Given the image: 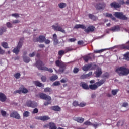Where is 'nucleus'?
<instances>
[{
	"label": "nucleus",
	"instance_id": "1",
	"mask_svg": "<svg viewBox=\"0 0 129 129\" xmlns=\"http://www.w3.org/2000/svg\"><path fill=\"white\" fill-rule=\"evenodd\" d=\"M35 65L39 70H43L44 71H48V72H50V73H53V69L45 67L44 62L41 60H37Z\"/></svg>",
	"mask_w": 129,
	"mask_h": 129
},
{
	"label": "nucleus",
	"instance_id": "2",
	"mask_svg": "<svg viewBox=\"0 0 129 129\" xmlns=\"http://www.w3.org/2000/svg\"><path fill=\"white\" fill-rule=\"evenodd\" d=\"M115 72L118 74L119 76H126L129 74V69L122 66L117 68Z\"/></svg>",
	"mask_w": 129,
	"mask_h": 129
},
{
	"label": "nucleus",
	"instance_id": "3",
	"mask_svg": "<svg viewBox=\"0 0 129 129\" xmlns=\"http://www.w3.org/2000/svg\"><path fill=\"white\" fill-rule=\"evenodd\" d=\"M39 97L41 98V99L46 100L47 102H45L44 103V105L45 106H48L49 104H51V103H52V102L51 101V100H52V98L51 96L47 95L46 94L43 93L39 94Z\"/></svg>",
	"mask_w": 129,
	"mask_h": 129
},
{
	"label": "nucleus",
	"instance_id": "4",
	"mask_svg": "<svg viewBox=\"0 0 129 129\" xmlns=\"http://www.w3.org/2000/svg\"><path fill=\"white\" fill-rule=\"evenodd\" d=\"M105 82V80H101L100 81L97 82L94 84L90 85L89 86V89L90 88V89H91V90H96V89H97L99 86H101Z\"/></svg>",
	"mask_w": 129,
	"mask_h": 129
},
{
	"label": "nucleus",
	"instance_id": "5",
	"mask_svg": "<svg viewBox=\"0 0 129 129\" xmlns=\"http://www.w3.org/2000/svg\"><path fill=\"white\" fill-rule=\"evenodd\" d=\"M55 65L57 67H59V69L58 70L59 72L63 73V72L65 71V69H66V64L63 61L57 60L55 61Z\"/></svg>",
	"mask_w": 129,
	"mask_h": 129
},
{
	"label": "nucleus",
	"instance_id": "6",
	"mask_svg": "<svg viewBox=\"0 0 129 129\" xmlns=\"http://www.w3.org/2000/svg\"><path fill=\"white\" fill-rule=\"evenodd\" d=\"M114 16H115L117 19H120V20H123V21L128 20V18H127L126 16L124 15L122 12H115Z\"/></svg>",
	"mask_w": 129,
	"mask_h": 129
},
{
	"label": "nucleus",
	"instance_id": "7",
	"mask_svg": "<svg viewBox=\"0 0 129 129\" xmlns=\"http://www.w3.org/2000/svg\"><path fill=\"white\" fill-rule=\"evenodd\" d=\"M22 46H23V41L22 39H20L17 47L13 50V53L16 54V55H18L20 52V49L22 48Z\"/></svg>",
	"mask_w": 129,
	"mask_h": 129
},
{
	"label": "nucleus",
	"instance_id": "8",
	"mask_svg": "<svg viewBox=\"0 0 129 129\" xmlns=\"http://www.w3.org/2000/svg\"><path fill=\"white\" fill-rule=\"evenodd\" d=\"M95 8L96 10H104L106 8V3L104 2L98 3L95 6Z\"/></svg>",
	"mask_w": 129,
	"mask_h": 129
},
{
	"label": "nucleus",
	"instance_id": "9",
	"mask_svg": "<svg viewBox=\"0 0 129 129\" xmlns=\"http://www.w3.org/2000/svg\"><path fill=\"white\" fill-rule=\"evenodd\" d=\"M26 106H28V107L35 108V107H37V106H38V104L35 101L29 100L26 102Z\"/></svg>",
	"mask_w": 129,
	"mask_h": 129
},
{
	"label": "nucleus",
	"instance_id": "10",
	"mask_svg": "<svg viewBox=\"0 0 129 129\" xmlns=\"http://www.w3.org/2000/svg\"><path fill=\"white\" fill-rule=\"evenodd\" d=\"M56 26L52 25V28L54 31H57L58 32H61V33H65V30L62 28V27L58 25V23L55 24Z\"/></svg>",
	"mask_w": 129,
	"mask_h": 129
},
{
	"label": "nucleus",
	"instance_id": "11",
	"mask_svg": "<svg viewBox=\"0 0 129 129\" xmlns=\"http://www.w3.org/2000/svg\"><path fill=\"white\" fill-rule=\"evenodd\" d=\"M51 118L48 116H37L35 117V119L37 120H41L42 121H46L49 120Z\"/></svg>",
	"mask_w": 129,
	"mask_h": 129
},
{
	"label": "nucleus",
	"instance_id": "12",
	"mask_svg": "<svg viewBox=\"0 0 129 129\" xmlns=\"http://www.w3.org/2000/svg\"><path fill=\"white\" fill-rule=\"evenodd\" d=\"M84 30L86 33H92V32H94L95 27L91 25L88 27L87 28H85Z\"/></svg>",
	"mask_w": 129,
	"mask_h": 129
},
{
	"label": "nucleus",
	"instance_id": "13",
	"mask_svg": "<svg viewBox=\"0 0 129 129\" xmlns=\"http://www.w3.org/2000/svg\"><path fill=\"white\" fill-rule=\"evenodd\" d=\"M10 117H13V118H16V119H21V116L20 114L17 111H13L10 114Z\"/></svg>",
	"mask_w": 129,
	"mask_h": 129
},
{
	"label": "nucleus",
	"instance_id": "14",
	"mask_svg": "<svg viewBox=\"0 0 129 129\" xmlns=\"http://www.w3.org/2000/svg\"><path fill=\"white\" fill-rule=\"evenodd\" d=\"M110 7L112 9H119L121 5L116 2H113L110 4Z\"/></svg>",
	"mask_w": 129,
	"mask_h": 129
},
{
	"label": "nucleus",
	"instance_id": "15",
	"mask_svg": "<svg viewBox=\"0 0 129 129\" xmlns=\"http://www.w3.org/2000/svg\"><path fill=\"white\" fill-rule=\"evenodd\" d=\"M80 86L82 87V88L85 90H88V89H89V86H88V85L84 82H81L80 84Z\"/></svg>",
	"mask_w": 129,
	"mask_h": 129
},
{
	"label": "nucleus",
	"instance_id": "16",
	"mask_svg": "<svg viewBox=\"0 0 129 129\" xmlns=\"http://www.w3.org/2000/svg\"><path fill=\"white\" fill-rule=\"evenodd\" d=\"M95 77L97 78L100 77L101 74H102V71L101 68H98L97 70L94 72Z\"/></svg>",
	"mask_w": 129,
	"mask_h": 129
},
{
	"label": "nucleus",
	"instance_id": "17",
	"mask_svg": "<svg viewBox=\"0 0 129 129\" xmlns=\"http://www.w3.org/2000/svg\"><path fill=\"white\" fill-rule=\"evenodd\" d=\"M109 30V31H112V32H118V31H120V27H119V25H116L112 27Z\"/></svg>",
	"mask_w": 129,
	"mask_h": 129
},
{
	"label": "nucleus",
	"instance_id": "18",
	"mask_svg": "<svg viewBox=\"0 0 129 129\" xmlns=\"http://www.w3.org/2000/svg\"><path fill=\"white\" fill-rule=\"evenodd\" d=\"M53 40L54 41V45L56 46V45H58L59 44V40H58L57 34H54L53 35Z\"/></svg>",
	"mask_w": 129,
	"mask_h": 129
},
{
	"label": "nucleus",
	"instance_id": "19",
	"mask_svg": "<svg viewBox=\"0 0 129 129\" xmlns=\"http://www.w3.org/2000/svg\"><path fill=\"white\" fill-rule=\"evenodd\" d=\"M6 100H7L6 95L3 93H0V101H1V102H5Z\"/></svg>",
	"mask_w": 129,
	"mask_h": 129
},
{
	"label": "nucleus",
	"instance_id": "20",
	"mask_svg": "<svg viewBox=\"0 0 129 129\" xmlns=\"http://www.w3.org/2000/svg\"><path fill=\"white\" fill-rule=\"evenodd\" d=\"M90 55V54H88V55L83 56V59L86 63H88L89 60H92V57L89 56Z\"/></svg>",
	"mask_w": 129,
	"mask_h": 129
},
{
	"label": "nucleus",
	"instance_id": "21",
	"mask_svg": "<svg viewBox=\"0 0 129 129\" xmlns=\"http://www.w3.org/2000/svg\"><path fill=\"white\" fill-rule=\"evenodd\" d=\"M92 67V64L85 65L82 68V69L83 70V71H88V70H89Z\"/></svg>",
	"mask_w": 129,
	"mask_h": 129
},
{
	"label": "nucleus",
	"instance_id": "22",
	"mask_svg": "<svg viewBox=\"0 0 129 129\" xmlns=\"http://www.w3.org/2000/svg\"><path fill=\"white\" fill-rule=\"evenodd\" d=\"M51 110H54V111H61V108L58 106H53L50 108Z\"/></svg>",
	"mask_w": 129,
	"mask_h": 129
},
{
	"label": "nucleus",
	"instance_id": "23",
	"mask_svg": "<svg viewBox=\"0 0 129 129\" xmlns=\"http://www.w3.org/2000/svg\"><path fill=\"white\" fill-rule=\"evenodd\" d=\"M46 40V37L44 35H40L38 37V42L39 43H44Z\"/></svg>",
	"mask_w": 129,
	"mask_h": 129
},
{
	"label": "nucleus",
	"instance_id": "24",
	"mask_svg": "<svg viewBox=\"0 0 129 129\" xmlns=\"http://www.w3.org/2000/svg\"><path fill=\"white\" fill-rule=\"evenodd\" d=\"M105 17H107V18H111L113 21H116V18L115 17H113V15H112L111 14H110L109 13H106L105 14Z\"/></svg>",
	"mask_w": 129,
	"mask_h": 129
},
{
	"label": "nucleus",
	"instance_id": "25",
	"mask_svg": "<svg viewBox=\"0 0 129 129\" xmlns=\"http://www.w3.org/2000/svg\"><path fill=\"white\" fill-rule=\"evenodd\" d=\"M20 89H21L22 93H24V94H26L27 92H28V89H27L23 85H21L20 87Z\"/></svg>",
	"mask_w": 129,
	"mask_h": 129
},
{
	"label": "nucleus",
	"instance_id": "26",
	"mask_svg": "<svg viewBox=\"0 0 129 129\" xmlns=\"http://www.w3.org/2000/svg\"><path fill=\"white\" fill-rule=\"evenodd\" d=\"M75 28L76 29H82V30H84V29H85V28H86V26H85L83 24H76L75 26Z\"/></svg>",
	"mask_w": 129,
	"mask_h": 129
},
{
	"label": "nucleus",
	"instance_id": "27",
	"mask_svg": "<svg viewBox=\"0 0 129 129\" xmlns=\"http://www.w3.org/2000/svg\"><path fill=\"white\" fill-rule=\"evenodd\" d=\"M88 17H89V19H90L91 20H93V21H96V20H97L98 19L97 18V17H96V16H95L92 14H89Z\"/></svg>",
	"mask_w": 129,
	"mask_h": 129
},
{
	"label": "nucleus",
	"instance_id": "28",
	"mask_svg": "<svg viewBox=\"0 0 129 129\" xmlns=\"http://www.w3.org/2000/svg\"><path fill=\"white\" fill-rule=\"evenodd\" d=\"M49 129H57V126L54 122H50L49 123Z\"/></svg>",
	"mask_w": 129,
	"mask_h": 129
},
{
	"label": "nucleus",
	"instance_id": "29",
	"mask_svg": "<svg viewBox=\"0 0 129 129\" xmlns=\"http://www.w3.org/2000/svg\"><path fill=\"white\" fill-rule=\"evenodd\" d=\"M122 48L125 50H129V41L127 42L125 44H123Z\"/></svg>",
	"mask_w": 129,
	"mask_h": 129
},
{
	"label": "nucleus",
	"instance_id": "30",
	"mask_svg": "<svg viewBox=\"0 0 129 129\" xmlns=\"http://www.w3.org/2000/svg\"><path fill=\"white\" fill-rule=\"evenodd\" d=\"M76 121L77 122H79L80 123H83V122L84 121V118H82V117H78L76 119Z\"/></svg>",
	"mask_w": 129,
	"mask_h": 129
},
{
	"label": "nucleus",
	"instance_id": "31",
	"mask_svg": "<svg viewBox=\"0 0 129 129\" xmlns=\"http://www.w3.org/2000/svg\"><path fill=\"white\" fill-rule=\"evenodd\" d=\"M34 84H35V86H37L38 87H42V83L38 81H35L33 82Z\"/></svg>",
	"mask_w": 129,
	"mask_h": 129
},
{
	"label": "nucleus",
	"instance_id": "32",
	"mask_svg": "<svg viewBox=\"0 0 129 129\" xmlns=\"http://www.w3.org/2000/svg\"><path fill=\"white\" fill-rule=\"evenodd\" d=\"M1 45L5 49H9V44H8V43H7L6 42H2L1 43Z\"/></svg>",
	"mask_w": 129,
	"mask_h": 129
},
{
	"label": "nucleus",
	"instance_id": "33",
	"mask_svg": "<svg viewBox=\"0 0 129 129\" xmlns=\"http://www.w3.org/2000/svg\"><path fill=\"white\" fill-rule=\"evenodd\" d=\"M50 81H55V80H57L58 79L57 75H53L49 78Z\"/></svg>",
	"mask_w": 129,
	"mask_h": 129
},
{
	"label": "nucleus",
	"instance_id": "34",
	"mask_svg": "<svg viewBox=\"0 0 129 129\" xmlns=\"http://www.w3.org/2000/svg\"><path fill=\"white\" fill-rule=\"evenodd\" d=\"M6 31L7 28L6 27H0V36L1 35H3Z\"/></svg>",
	"mask_w": 129,
	"mask_h": 129
},
{
	"label": "nucleus",
	"instance_id": "35",
	"mask_svg": "<svg viewBox=\"0 0 129 129\" xmlns=\"http://www.w3.org/2000/svg\"><path fill=\"white\" fill-rule=\"evenodd\" d=\"M66 3H60L58 4V7L60 9H64V8H66Z\"/></svg>",
	"mask_w": 129,
	"mask_h": 129
},
{
	"label": "nucleus",
	"instance_id": "36",
	"mask_svg": "<svg viewBox=\"0 0 129 129\" xmlns=\"http://www.w3.org/2000/svg\"><path fill=\"white\" fill-rule=\"evenodd\" d=\"M23 61L25 62V63H29V62H30L31 61V59L27 56H23Z\"/></svg>",
	"mask_w": 129,
	"mask_h": 129
},
{
	"label": "nucleus",
	"instance_id": "37",
	"mask_svg": "<svg viewBox=\"0 0 129 129\" xmlns=\"http://www.w3.org/2000/svg\"><path fill=\"white\" fill-rule=\"evenodd\" d=\"M44 91L45 92H49V93L52 92V88H49V87H47L44 89Z\"/></svg>",
	"mask_w": 129,
	"mask_h": 129
},
{
	"label": "nucleus",
	"instance_id": "38",
	"mask_svg": "<svg viewBox=\"0 0 129 129\" xmlns=\"http://www.w3.org/2000/svg\"><path fill=\"white\" fill-rule=\"evenodd\" d=\"M71 51H73V48L70 47H68L66 48L64 51L66 53H68V52H71Z\"/></svg>",
	"mask_w": 129,
	"mask_h": 129
},
{
	"label": "nucleus",
	"instance_id": "39",
	"mask_svg": "<svg viewBox=\"0 0 129 129\" xmlns=\"http://www.w3.org/2000/svg\"><path fill=\"white\" fill-rule=\"evenodd\" d=\"M65 53H66V52L64 50H59L58 51V55L59 56H61V57H62V56H63V55H64L65 54Z\"/></svg>",
	"mask_w": 129,
	"mask_h": 129
},
{
	"label": "nucleus",
	"instance_id": "40",
	"mask_svg": "<svg viewBox=\"0 0 129 129\" xmlns=\"http://www.w3.org/2000/svg\"><path fill=\"white\" fill-rule=\"evenodd\" d=\"M30 115V112H29V111H24L23 112V116L24 117H28V116H29Z\"/></svg>",
	"mask_w": 129,
	"mask_h": 129
},
{
	"label": "nucleus",
	"instance_id": "41",
	"mask_svg": "<svg viewBox=\"0 0 129 129\" xmlns=\"http://www.w3.org/2000/svg\"><path fill=\"white\" fill-rule=\"evenodd\" d=\"M103 78L108 79L109 78V74L108 73H105L103 75Z\"/></svg>",
	"mask_w": 129,
	"mask_h": 129
},
{
	"label": "nucleus",
	"instance_id": "42",
	"mask_svg": "<svg viewBox=\"0 0 129 129\" xmlns=\"http://www.w3.org/2000/svg\"><path fill=\"white\" fill-rule=\"evenodd\" d=\"M119 91V89H115L112 90V94L113 95H116L117 94V93Z\"/></svg>",
	"mask_w": 129,
	"mask_h": 129
},
{
	"label": "nucleus",
	"instance_id": "43",
	"mask_svg": "<svg viewBox=\"0 0 129 129\" xmlns=\"http://www.w3.org/2000/svg\"><path fill=\"white\" fill-rule=\"evenodd\" d=\"M14 76L16 78V79H19V78L21 77V74H20V73H16L14 75Z\"/></svg>",
	"mask_w": 129,
	"mask_h": 129
},
{
	"label": "nucleus",
	"instance_id": "44",
	"mask_svg": "<svg viewBox=\"0 0 129 129\" xmlns=\"http://www.w3.org/2000/svg\"><path fill=\"white\" fill-rule=\"evenodd\" d=\"M14 94H17V93H18L19 94H21L22 93V89H20L19 90H17L14 92Z\"/></svg>",
	"mask_w": 129,
	"mask_h": 129
},
{
	"label": "nucleus",
	"instance_id": "45",
	"mask_svg": "<svg viewBox=\"0 0 129 129\" xmlns=\"http://www.w3.org/2000/svg\"><path fill=\"white\" fill-rule=\"evenodd\" d=\"M124 57L125 60H126V61H128V59H129V52H127V53H126L124 55Z\"/></svg>",
	"mask_w": 129,
	"mask_h": 129
},
{
	"label": "nucleus",
	"instance_id": "46",
	"mask_svg": "<svg viewBox=\"0 0 129 129\" xmlns=\"http://www.w3.org/2000/svg\"><path fill=\"white\" fill-rule=\"evenodd\" d=\"M73 72L76 74V73H78V72H79V68L76 67L74 68L73 69Z\"/></svg>",
	"mask_w": 129,
	"mask_h": 129
},
{
	"label": "nucleus",
	"instance_id": "47",
	"mask_svg": "<svg viewBox=\"0 0 129 129\" xmlns=\"http://www.w3.org/2000/svg\"><path fill=\"white\" fill-rule=\"evenodd\" d=\"M103 51H104V50H103V49H101L99 50H95L94 51V53H95V54H98L100 53H102V52H103Z\"/></svg>",
	"mask_w": 129,
	"mask_h": 129
},
{
	"label": "nucleus",
	"instance_id": "48",
	"mask_svg": "<svg viewBox=\"0 0 129 129\" xmlns=\"http://www.w3.org/2000/svg\"><path fill=\"white\" fill-rule=\"evenodd\" d=\"M12 17H15V18H20V15L18 13H14L11 15Z\"/></svg>",
	"mask_w": 129,
	"mask_h": 129
},
{
	"label": "nucleus",
	"instance_id": "49",
	"mask_svg": "<svg viewBox=\"0 0 129 129\" xmlns=\"http://www.w3.org/2000/svg\"><path fill=\"white\" fill-rule=\"evenodd\" d=\"M53 85L54 86H58L59 85H61V84L60 83V82L56 81L53 83Z\"/></svg>",
	"mask_w": 129,
	"mask_h": 129
},
{
	"label": "nucleus",
	"instance_id": "50",
	"mask_svg": "<svg viewBox=\"0 0 129 129\" xmlns=\"http://www.w3.org/2000/svg\"><path fill=\"white\" fill-rule=\"evenodd\" d=\"M6 26L8 28H13V25L10 22H7L6 23Z\"/></svg>",
	"mask_w": 129,
	"mask_h": 129
},
{
	"label": "nucleus",
	"instance_id": "51",
	"mask_svg": "<svg viewBox=\"0 0 129 129\" xmlns=\"http://www.w3.org/2000/svg\"><path fill=\"white\" fill-rule=\"evenodd\" d=\"M87 78V77L86 76V74H83L82 75H81L80 77V79H85Z\"/></svg>",
	"mask_w": 129,
	"mask_h": 129
},
{
	"label": "nucleus",
	"instance_id": "52",
	"mask_svg": "<svg viewBox=\"0 0 129 129\" xmlns=\"http://www.w3.org/2000/svg\"><path fill=\"white\" fill-rule=\"evenodd\" d=\"M41 80L43 82H46V80H47V78L45 76H42L41 77Z\"/></svg>",
	"mask_w": 129,
	"mask_h": 129
},
{
	"label": "nucleus",
	"instance_id": "53",
	"mask_svg": "<svg viewBox=\"0 0 129 129\" xmlns=\"http://www.w3.org/2000/svg\"><path fill=\"white\" fill-rule=\"evenodd\" d=\"M73 105L74 106H75V107H76V106H79V104H78V102H77V101H75L73 102Z\"/></svg>",
	"mask_w": 129,
	"mask_h": 129
},
{
	"label": "nucleus",
	"instance_id": "54",
	"mask_svg": "<svg viewBox=\"0 0 129 129\" xmlns=\"http://www.w3.org/2000/svg\"><path fill=\"white\" fill-rule=\"evenodd\" d=\"M76 41V38H70L68 40V42H70L71 43H72L73 42H75Z\"/></svg>",
	"mask_w": 129,
	"mask_h": 129
},
{
	"label": "nucleus",
	"instance_id": "55",
	"mask_svg": "<svg viewBox=\"0 0 129 129\" xmlns=\"http://www.w3.org/2000/svg\"><path fill=\"white\" fill-rule=\"evenodd\" d=\"M84 124L85 125H91L92 124L91 123V122L88 121H86V122H85L84 123Z\"/></svg>",
	"mask_w": 129,
	"mask_h": 129
},
{
	"label": "nucleus",
	"instance_id": "56",
	"mask_svg": "<svg viewBox=\"0 0 129 129\" xmlns=\"http://www.w3.org/2000/svg\"><path fill=\"white\" fill-rule=\"evenodd\" d=\"M1 112V114H2V116H6V115L7 114V112L2 110Z\"/></svg>",
	"mask_w": 129,
	"mask_h": 129
},
{
	"label": "nucleus",
	"instance_id": "57",
	"mask_svg": "<svg viewBox=\"0 0 129 129\" xmlns=\"http://www.w3.org/2000/svg\"><path fill=\"white\" fill-rule=\"evenodd\" d=\"M39 112V110H38V108H35L34 109L32 113L35 114V113H38Z\"/></svg>",
	"mask_w": 129,
	"mask_h": 129
},
{
	"label": "nucleus",
	"instance_id": "58",
	"mask_svg": "<svg viewBox=\"0 0 129 129\" xmlns=\"http://www.w3.org/2000/svg\"><path fill=\"white\" fill-rule=\"evenodd\" d=\"M85 105H86V103H81L79 104V106H80L81 107H84Z\"/></svg>",
	"mask_w": 129,
	"mask_h": 129
},
{
	"label": "nucleus",
	"instance_id": "59",
	"mask_svg": "<svg viewBox=\"0 0 129 129\" xmlns=\"http://www.w3.org/2000/svg\"><path fill=\"white\" fill-rule=\"evenodd\" d=\"M19 23H20V20H14L12 21L13 24H19Z\"/></svg>",
	"mask_w": 129,
	"mask_h": 129
},
{
	"label": "nucleus",
	"instance_id": "60",
	"mask_svg": "<svg viewBox=\"0 0 129 129\" xmlns=\"http://www.w3.org/2000/svg\"><path fill=\"white\" fill-rule=\"evenodd\" d=\"M84 41L83 40H80L78 41V45H83Z\"/></svg>",
	"mask_w": 129,
	"mask_h": 129
},
{
	"label": "nucleus",
	"instance_id": "61",
	"mask_svg": "<svg viewBox=\"0 0 129 129\" xmlns=\"http://www.w3.org/2000/svg\"><path fill=\"white\" fill-rule=\"evenodd\" d=\"M36 54L35 52H33L32 53H30L29 56L31 57H35V55Z\"/></svg>",
	"mask_w": 129,
	"mask_h": 129
},
{
	"label": "nucleus",
	"instance_id": "62",
	"mask_svg": "<svg viewBox=\"0 0 129 129\" xmlns=\"http://www.w3.org/2000/svg\"><path fill=\"white\" fill-rule=\"evenodd\" d=\"M86 75L87 76V78L90 77L92 75V72H90L88 74H86Z\"/></svg>",
	"mask_w": 129,
	"mask_h": 129
},
{
	"label": "nucleus",
	"instance_id": "63",
	"mask_svg": "<svg viewBox=\"0 0 129 129\" xmlns=\"http://www.w3.org/2000/svg\"><path fill=\"white\" fill-rule=\"evenodd\" d=\"M33 41L34 42V43H36V42H39V38H34L33 39Z\"/></svg>",
	"mask_w": 129,
	"mask_h": 129
},
{
	"label": "nucleus",
	"instance_id": "64",
	"mask_svg": "<svg viewBox=\"0 0 129 129\" xmlns=\"http://www.w3.org/2000/svg\"><path fill=\"white\" fill-rule=\"evenodd\" d=\"M122 106L123 107H126L128 106V103H127V102H124L123 103Z\"/></svg>",
	"mask_w": 129,
	"mask_h": 129
}]
</instances>
